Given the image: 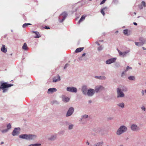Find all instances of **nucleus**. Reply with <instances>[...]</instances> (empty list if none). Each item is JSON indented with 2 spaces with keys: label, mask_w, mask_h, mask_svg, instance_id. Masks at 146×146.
Listing matches in <instances>:
<instances>
[{
  "label": "nucleus",
  "mask_w": 146,
  "mask_h": 146,
  "mask_svg": "<svg viewBox=\"0 0 146 146\" xmlns=\"http://www.w3.org/2000/svg\"><path fill=\"white\" fill-rule=\"evenodd\" d=\"M19 137L27 140H33L36 138V136L34 135L24 134L20 135Z\"/></svg>",
  "instance_id": "nucleus-1"
},
{
  "label": "nucleus",
  "mask_w": 146,
  "mask_h": 146,
  "mask_svg": "<svg viewBox=\"0 0 146 146\" xmlns=\"http://www.w3.org/2000/svg\"><path fill=\"white\" fill-rule=\"evenodd\" d=\"M12 86H13V85H11V84H7L6 82H4L1 83V86H0L3 90V92L4 93L6 90L5 89V88L10 87Z\"/></svg>",
  "instance_id": "nucleus-2"
},
{
  "label": "nucleus",
  "mask_w": 146,
  "mask_h": 146,
  "mask_svg": "<svg viewBox=\"0 0 146 146\" xmlns=\"http://www.w3.org/2000/svg\"><path fill=\"white\" fill-rule=\"evenodd\" d=\"M127 128H118L116 131V134L119 135L127 131Z\"/></svg>",
  "instance_id": "nucleus-3"
},
{
  "label": "nucleus",
  "mask_w": 146,
  "mask_h": 146,
  "mask_svg": "<svg viewBox=\"0 0 146 146\" xmlns=\"http://www.w3.org/2000/svg\"><path fill=\"white\" fill-rule=\"evenodd\" d=\"M68 15L67 13L65 12H63L60 15V19L61 16L62 17L61 20H59V22L62 23Z\"/></svg>",
  "instance_id": "nucleus-4"
},
{
  "label": "nucleus",
  "mask_w": 146,
  "mask_h": 146,
  "mask_svg": "<svg viewBox=\"0 0 146 146\" xmlns=\"http://www.w3.org/2000/svg\"><path fill=\"white\" fill-rule=\"evenodd\" d=\"M117 94L118 98L119 97H123L124 96V94L121 91V89L119 88L117 89Z\"/></svg>",
  "instance_id": "nucleus-5"
},
{
  "label": "nucleus",
  "mask_w": 146,
  "mask_h": 146,
  "mask_svg": "<svg viewBox=\"0 0 146 146\" xmlns=\"http://www.w3.org/2000/svg\"><path fill=\"white\" fill-rule=\"evenodd\" d=\"M20 128H15L12 132V135L13 136L18 135L19 133Z\"/></svg>",
  "instance_id": "nucleus-6"
},
{
  "label": "nucleus",
  "mask_w": 146,
  "mask_h": 146,
  "mask_svg": "<svg viewBox=\"0 0 146 146\" xmlns=\"http://www.w3.org/2000/svg\"><path fill=\"white\" fill-rule=\"evenodd\" d=\"M74 111V109L73 108H70L67 113L66 116H69L71 115L73 113Z\"/></svg>",
  "instance_id": "nucleus-7"
},
{
  "label": "nucleus",
  "mask_w": 146,
  "mask_h": 146,
  "mask_svg": "<svg viewBox=\"0 0 146 146\" xmlns=\"http://www.w3.org/2000/svg\"><path fill=\"white\" fill-rule=\"evenodd\" d=\"M95 91L94 89H89L88 91L87 94L88 96H92L94 94Z\"/></svg>",
  "instance_id": "nucleus-8"
},
{
  "label": "nucleus",
  "mask_w": 146,
  "mask_h": 146,
  "mask_svg": "<svg viewBox=\"0 0 146 146\" xmlns=\"http://www.w3.org/2000/svg\"><path fill=\"white\" fill-rule=\"evenodd\" d=\"M66 90L68 91L73 92H76L77 91V89L76 88L73 87H67Z\"/></svg>",
  "instance_id": "nucleus-9"
},
{
  "label": "nucleus",
  "mask_w": 146,
  "mask_h": 146,
  "mask_svg": "<svg viewBox=\"0 0 146 146\" xmlns=\"http://www.w3.org/2000/svg\"><path fill=\"white\" fill-rule=\"evenodd\" d=\"M142 39V38H140L139 39L140 40H141L142 41V42H135V44L136 45L138 46H141L143 45L145 42V40L143 39V40H142L141 39Z\"/></svg>",
  "instance_id": "nucleus-10"
},
{
  "label": "nucleus",
  "mask_w": 146,
  "mask_h": 146,
  "mask_svg": "<svg viewBox=\"0 0 146 146\" xmlns=\"http://www.w3.org/2000/svg\"><path fill=\"white\" fill-rule=\"evenodd\" d=\"M104 88L102 86H96L95 88V91L96 92H98L101 90H102Z\"/></svg>",
  "instance_id": "nucleus-11"
},
{
  "label": "nucleus",
  "mask_w": 146,
  "mask_h": 146,
  "mask_svg": "<svg viewBox=\"0 0 146 146\" xmlns=\"http://www.w3.org/2000/svg\"><path fill=\"white\" fill-rule=\"evenodd\" d=\"M115 60L116 59L115 58H111L107 60L106 62V63L107 64H110L114 62Z\"/></svg>",
  "instance_id": "nucleus-12"
},
{
  "label": "nucleus",
  "mask_w": 146,
  "mask_h": 146,
  "mask_svg": "<svg viewBox=\"0 0 146 146\" xmlns=\"http://www.w3.org/2000/svg\"><path fill=\"white\" fill-rule=\"evenodd\" d=\"M56 135H52L48 138V140L49 141H54L56 139Z\"/></svg>",
  "instance_id": "nucleus-13"
},
{
  "label": "nucleus",
  "mask_w": 146,
  "mask_h": 146,
  "mask_svg": "<svg viewBox=\"0 0 146 146\" xmlns=\"http://www.w3.org/2000/svg\"><path fill=\"white\" fill-rule=\"evenodd\" d=\"M104 142L102 141H100L94 144V146H102L104 144Z\"/></svg>",
  "instance_id": "nucleus-14"
},
{
  "label": "nucleus",
  "mask_w": 146,
  "mask_h": 146,
  "mask_svg": "<svg viewBox=\"0 0 146 146\" xmlns=\"http://www.w3.org/2000/svg\"><path fill=\"white\" fill-rule=\"evenodd\" d=\"M57 90L55 88H50L48 89V93H52L56 91Z\"/></svg>",
  "instance_id": "nucleus-15"
},
{
  "label": "nucleus",
  "mask_w": 146,
  "mask_h": 146,
  "mask_svg": "<svg viewBox=\"0 0 146 146\" xmlns=\"http://www.w3.org/2000/svg\"><path fill=\"white\" fill-rule=\"evenodd\" d=\"M94 129H99L98 130L99 131L100 134L103 135L106 133V131L104 130V128H94Z\"/></svg>",
  "instance_id": "nucleus-16"
},
{
  "label": "nucleus",
  "mask_w": 146,
  "mask_h": 146,
  "mask_svg": "<svg viewBox=\"0 0 146 146\" xmlns=\"http://www.w3.org/2000/svg\"><path fill=\"white\" fill-rule=\"evenodd\" d=\"M32 33H35L36 35V36H34L35 38H39L41 37V36L38 32L33 31Z\"/></svg>",
  "instance_id": "nucleus-17"
},
{
  "label": "nucleus",
  "mask_w": 146,
  "mask_h": 146,
  "mask_svg": "<svg viewBox=\"0 0 146 146\" xmlns=\"http://www.w3.org/2000/svg\"><path fill=\"white\" fill-rule=\"evenodd\" d=\"M1 50L4 53H6L7 52V49L5 48V45H2L1 49Z\"/></svg>",
  "instance_id": "nucleus-18"
},
{
  "label": "nucleus",
  "mask_w": 146,
  "mask_h": 146,
  "mask_svg": "<svg viewBox=\"0 0 146 146\" xmlns=\"http://www.w3.org/2000/svg\"><path fill=\"white\" fill-rule=\"evenodd\" d=\"M57 78H58L57 79H56V77H54L53 78V82H56L57 81H58L60 80V77L59 75H58Z\"/></svg>",
  "instance_id": "nucleus-19"
},
{
  "label": "nucleus",
  "mask_w": 146,
  "mask_h": 146,
  "mask_svg": "<svg viewBox=\"0 0 146 146\" xmlns=\"http://www.w3.org/2000/svg\"><path fill=\"white\" fill-rule=\"evenodd\" d=\"M108 8L106 7H104L101 10L100 12L102 14L103 16H104L105 15V13L104 12V11L106 10V9H107Z\"/></svg>",
  "instance_id": "nucleus-20"
},
{
  "label": "nucleus",
  "mask_w": 146,
  "mask_h": 146,
  "mask_svg": "<svg viewBox=\"0 0 146 146\" xmlns=\"http://www.w3.org/2000/svg\"><path fill=\"white\" fill-rule=\"evenodd\" d=\"M82 91L84 94H86L87 89L86 86H83L82 88Z\"/></svg>",
  "instance_id": "nucleus-21"
},
{
  "label": "nucleus",
  "mask_w": 146,
  "mask_h": 146,
  "mask_svg": "<svg viewBox=\"0 0 146 146\" xmlns=\"http://www.w3.org/2000/svg\"><path fill=\"white\" fill-rule=\"evenodd\" d=\"M84 47H80L77 48L75 52L77 53L82 51L84 49Z\"/></svg>",
  "instance_id": "nucleus-22"
},
{
  "label": "nucleus",
  "mask_w": 146,
  "mask_h": 146,
  "mask_svg": "<svg viewBox=\"0 0 146 146\" xmlns=\"http://www.w3.org/2000/svg\"><path fill=\"white\" fill-rule=\"evenodd\" d=\"M86 16V15H82L78 21L79 23H80L82 21L84 20Z\"/></svg>",
  "instance_id": "nucleus-23"
},
{
  "label": "nucleus",
  "mask_w": 146,
  "mask_h": 146,
  "mask_svg": "<svg viewBox=\"0 0 146 146\" xmlns=\"http://www.w3.org/2000/svg\"><path fill=\"white\" fill-rule=\"evenodd\" d=\"M70 98L67 97H64L62 98L63 101L65 102H66L69 101Z\"/></svg>",
  "instance_id": "nucleus-24"
},
{
  "label": "nucleus",
  "mask_w": 146,
  "mask_h": 146,
  "mask_svg": "<svg viewBox=\"0 0 146 146\" xmlns=\"http://www.w3.org/2000/svg\"><path fill=\"white\" fill-rule=\"evenodd\" d=\"M132 68L131 67H130L129 66H127V68H126V70H125V71L124 72H123L122 73V75H121V76H122L123 75V74H125V73L129 69H131Z\"/></svg>",
  "instance_id": "nucleus-25"
},
{
  "label": "nucleus",
  "mask_w": 146,
  "mask_h": 146,
  "mask_svg": "<svg viewBox=\"0 0 146 146\" xmlns=\"http://www.w3.org/2000/svg\"><path fill=\"white\" fill-rule=\"evenodd\" d=\"M22 48L23 49L27 50L28 49V47H27V45L26 43H25L24 44L23 46H22Z\"/></svg>",
  "instance_id": "nucleus-26"
},
{
  "label": "nucleus",
  "mask_w": 146,
  "mask_h": 146,
  "mask_svg": "<svg viewBox=\"0 0 146 146\" xmlns=\"http://www.w3.org/2000/svg\"><path fill=\"white\" fill-rule=\"evenodd\" d=\"M95 78L101 80H105L106 78L104 76H96Z\"/></svg>",
  "instance_id": "nucleus-27"
},
{
  "label": "nucleus",
  "mask_w": 146,
  "mask_h": 146,
  "mask_svg": "<svg viewBox=\"0 0 146 146\" xmlns=\"http://www.w3.org/2000/svg\"><path fill=\"white\" fill-rule=\"evenodd\" d=\"M9 128H7L4 130H0L2 133H4L7 132L9 130Z\"/></svg>",
  "instance_id": "nucleus-28"
},
{
  "label": "nucleus",
  "mask_w": 146,
  "mask_h": 146,
  "mask_svg": "<svg viewBox=\"0 0 146 146\" xmlns=\"http://www.w3.org/2000/svg\"><path fill=\"white\" fill-rule=\"evenodd\" d=\"M41 144L40 143H36L34 144H31L28 146H40Z\"/></svg>",
  "instance_id": "nucleus-29"
},
{
  "label": "nucleus",
  "mask_w": 146,
  "mask_h": 146,
  "mask_svg": "<svg viewBox=\"0 0 146 146\" xmlns=\"http://www.w3.org/2000/svg\"><path fill=\"white\" fill-rule=\"evenodd\" d=\"M31 23H25L23 25V27L25 28L28 27L29 25H31Z\"/></svg>",
  "instance_id": "nucleus-30"
},
{
  "label": "nucleus",
  "mask_w": 146,
  "mask_h": 146,
  "mask_svg": "<svg viewBox=\"0 0 146 146\" xmlns=\"http://www.w3.org/2000/svg\"><path fill=\"white\" fill-rule=\"evenodd\" d=\"M117 105L121 108H123L124 106V104L123 103H121L118 104Z\"/></svg>",
  "instance_id": "nucleus-31"
},
{
  "label": "nucleus",
  "mask_w": 146,
  "mask_h": 146,
  "mask_svg": "<svg viewBox=\"0 0 146 146\" xmlns=\"http://www.w3.org/2000/svg\"><path fill=\"white\" fill-rule=\"evenodd\" d=\"M118 52L119 53V54L120 55H125L126 54V52H124L123 53L121 51H120L119 50H118Z\"/></svg>",
  "instance_id": "nucleus-32"
},
{
  "label": "nucleus",
  "mask_w": 146,
  "mask_h": 146,
  "mask_svg": "<svg viewBox=\"0 0 146 146\" xmlns=\"http://www.w3.org/2000/svg\"><path fill=\"white\" fill-rule=\"evenodd\" d=\"M128 79L130 80H134L135 79V77L134 76H129L128 77Z\"/></svg>",
  "instance_id": "nucleus-33"
},
{
  "label": "nucleus",
  "mask_w": 146,
  "mask_h": 146,
  "mask_svg": "<svg viewBox=\"0 0 146 146\" xmlns=\"http://www.w3.org/2000/svg\"><path fill=\"white\" fill-rule=\"evenodd\" d=\"M132 131H133L137 132L139 130V128H131Z\"/></svg>",
  "instance_id": "nucleus-34"
},
{
  "label": "nucleus",
  "mask_w": 146,
  "mask_h": 146,
  "mask_svg": "<svg viewBox=\"0 0 146 146\" xmlns=\"http://www.w3.org/2000/svg\"><path fill=\"white\" fill-rule=\"evenodd\" d=\"M123 33L125 35H127L128 33V30L127 29L124 30L123 31Z\"/></svg>",
  "instance_id": "nucleus-35"
},
{
  "label": "nucleus",
  "mask_w": 146,
  "mask_h": 146,
  "mask_svg": "<svg viewBox=\"0 0 146 146\" xmlns=\"http://www.w3.org/2000/svg\"><path fill=\"white\" fill-rule=\"evenodd\" d=\"M137 126L135 124H133L131 125V128H136Z\"/></svg>",
  "instance_id": "nucleus-36"
},
{
  "label": "nucleus",
  "mask_w": 146,
  "mask_h": 146,
  "mask_svg": "<svg viewBox=\"0 0 146 146\" xmlns=\"http://www.w3.org/2000/svg\"><path fill=\"white\" fill-rule=\"evenodd\" d=\"M102 49V48L101 46L99 47L98 48V50L99 51H100Z\"/></svg>",
  "instance_id": "nucleus-37"
},
{
  "label": "nucleus",
  "mask_w": 146,
  "mask_h": 146,
  "mask_svg": "<svg viewBox=\"0 0 146 146\" xmlns=\"http://www.w3.org/2000/svg\"><path fill=\"white\" fill-rule=\"evenodd\" d=\"M106 0H103V1H102V2H101L100 3V5H102V4H104L106 1Z\"/></svg>",
  "instance_id": "nucleus-38"
},
{
  "label": "nucleus",
  "mask_w": 146,
  "mask_h": 146,
  "mask_svg": "<svg viewBox=\"0 0 146 146\" xmlns=\"http://www.w3.org/2000/svg\"><path fill=\"white\" fill-rule=\"evenodd\" d=\"M99 129H94V128L92 130H98V133H99L100 134V132L98 130H99Z\"/></svg>",
  "instance_id": "nucleus-39"
},
{
  "label": "nucleus",
  "mask_w": 146,
  "mask_h": 146,
  "mask_svg": "<svg viewBox=\"0 0 146 146\" xmlns=\"http://www.w3.org/2000/svg\"><path fill=\"white\" fill-rule=\"evenodd\" d=\"M88 115H83V117L85 118H86L88 117Z\"/></svg>",
  "instance_id": "nucleus-40"
},
{
  "label": "nucleus",
  "mask_w": 146,
  "mask_h": 146,
  "mask_svg": "<svg viewBox=\"0 0 146 146\" xmlns=\"http://www.w3.org/2000/svg\"><path fill=\"white\" fill-rule=\"evenodd\" d=\"M142 4L143 5L144 7H145V2L144 1H143L142 2Z\"/></svg>",
  "instance_id": "nucleus-41"
},
{
  "label": "nucleus",
  "mask_w": 146,
  "mask_h": 146,
  "mask_svg": "<svg viewBox=\"0 0 146 146\" xmlns=\"http://www.w3.org/2000/svg\"><path fill=\"white\" fill-rule=\"evenodd\" d=\"M44 28H45V29H50V28H49V27L47 26H45V27H44Z\"/></svg>",
  "instance_id": "nucleus-42"
},
{
  "label": "nucleus",
  "mask_w": 146,
  "mask_h": 146,
  "mask_svg": "<svg viewBox=\"0 0 146 146\" xmlns=\"http://www.w3.org/2000/svg\"><path fill=\"white\" fill-rule=\"evenodd\" d=\"M7 128H11V125L10 123L8 124L7 125Z\"/></svg>",
  "instance_id": "nucleus-43"
},
{
  "label": "nucleus",
  "mask_w": 146,
  "mask_h": 146,
  "mask_svg": "<svg viewBox=\"0 0 146 146\" xmlns=\"http://www.w3.org/2000/svg\"><path fill=\"white\" fill-rule=\"evenodd\" d=\"M141 108L142 109V110H143L144 111H145V108L144 106L142 107Z\"/></svg>",
  "instance_id": "nucleus-44"
},
{
  "label": "nucleus",
  "mask_w": 146,
  "mask_h": 146,
  "mask_svg": "<svg viewBox=\"0 0 146 146\" xmlns=\"http://www.w3.org/2000/svg\"><path fill=\"white\" fill-rule=\"evenodd\" d=\"M73 127V125H69V128H72Z\"/></svg>",
  "instance_id": "nucleus-45"
},
{
  "label": "nucleus",
  "mask_w": 146,
  "mask_h": 146,
  "mask_svg": "<svg viewBox=\"0 0 146 146\" xmlns=\"http://www.w3.org/2000/svg\"><path fill=\"white\" fill-rule=\"evenodd\" d=\"M69 65L68 64H66L65 65V66L64 67V69H65V68Z\"/></svg>",
  "instance_id": "nucleus-46"
},
{
  "label": "nucleus",
  "mask_w": 146,
  "mask_h": 146,
  "mask_svg": "<svg viewBox=\"0 0 146 146\" xmlns=\"http://www.w3.org/2000/svg\"><path fill=\"white\" fill-rule=\"evenodd\" d=\"M96 44H97L98 45H100V44L99 43L98 41H97L96 42Z\"/></svg>",
  "instance_id": "nucleus-47"
},
{
  "label": "nucleus",
  "mask_w": 146,
  "mask_h": 146,
  "mask_svg": "<svg viewBox=\"0 0 146 146\" xmlns=\"http://www.w3.org/2000/svg\"><path fill=\"white\" fill-rule=\"evenodd\" d=\"M119 128H126L125 126L124 125L121 126Z\"/></svg>",
  "instance_id": "nucleus-48"
},
{
  "label": "nucleus",
  "mask_w": 146,
  "mask_h": 146,
  "mask_svg": "<svg viewBox=\"0 0 146 146\" xmlns=\"http://www.w3.org/2000/svg\"><path fill=\"white\" fill-rule=\"evenodd\" d=\"M86 54V53H84L82 55V57L84 56Z\"/></svg>",
  "instance_id": "nucleus-49"
},
{
  "label": "nucleus",
  "mask_w": 146,
  "mask_h": 146,
  "mask_svg": "<svg viewBox=\"0 0 146 146\" xmlns=\"http://www.w3.org/2000/svg\"><path fill=\"white\" fill-rule=\"evenodd\" d=\"M86 143L88 145H90V143H89L88 142V141H87L86 142Z\"/></svg>",
  "instance_id": "nucleus-50"
},
{
  "label": "nucleus",
  "mask_w": 146,
  "mask_h": 146,
  "mask_svg": "<svg viewBox=\"0 0 146 146\" xmlns=\"http://www.w3.org/2000/svg\"><path fill=\"white\" fill-rule=\"evenodd\" d=\"M93 131H94L96 133H97L98 130H92Z\"/></svg>",
  "instance_id": "nucleus-51"
},
{
  "label": "nucleus",
  "mask_w": 146,
  "mask_h": 146,
  "mask_svg": "<svg viewBox=\"0 0 146 146\" xmlns=\"http://www.w3.org/2000/svg\"><path fill=\"white\" fill-rule=\"evenodd\" d=\"M133 24L134 25H137V23H136L135 22H134L133 23Z\"/></svg>",
  "instance_id": "nucleus-52"
},
{
  "label": "nucleus",
  "mask_w": 146,
  "mask_h": 146,
  "mask_svg": "<svg viewBox=\"0 0 146 146\" xmlns=\"http://www.w3.org/2000/svg\"><path fill=\"white\" fill-rule=\"evenodd\" d=\"M141 93L143 95L144 94V91L143 90L142 92H141Z\"/></svg>",
  "instance_id": "nucleus-53"
},
{
  "label": "nucleus",
  "mask_w": 146,
  "mask_h": 146,
  "mask_svg": "<svg viewBox=\"0 0 146 146\" xmlns=\"http://www.w3.org/2000/svg\"><path fill=\"white\" fill-rule=\"evenodd\" d=\"M88 102L89 103H90L92 102V101L91 100H89Z\"/></svg>",
  "instance_id": "nucleus-54"
},
{
  "label": "nucleus",
  "mask_w": 146,
  "mask_h": 146,
  "mask_svg": "<svg viewBox=\"0 0 146 146\" xmlns=\"http://www.w3.org/2000/svg\"><path fill=\"white\" fill-rule=\"evenodd\" d=\"M4 143V142H1V144L2 145Z\"/></svg>",
  "instance_id": "nucleus-55"
},
{
  "label": "nucleus",
  "mask_w": 146,
  "mask_h": 146,
  "mask_svg": "<svg viewBox=\"0 0 146 146\" xmlns=\"http://www.w3.org/2000/svg\"><path fill=\"white\" fill-rule=\"evenodd\" d=\"M100 41H101L102 42H103V40H100Z\"/></svg>",
  "instance_id": "nucleus-56"
},
{
  "label": "nucleus",
  "mask_w": 146,
  "mask_h": 146,
  "mask_svg": "<svg viewBox=\"0 0 146 146\" xmlns=\"http://www.w3.org/2000/svg\"><path fill=\"white\" fill-rule=\"evenodd\" d=\"M134 14H135V15H136V13L135 12H134Z\"/></svg>",
  "instance_id": "nucleus-57"
},
{
  "label": "nucleus",
  "mask_w": 146,
  "mask_h": 146,
  "mask_svg": "<svg viewBox=\"0 0 146 146\" xmlns=\"http://www.w3.org/2000/svg\"><path fill=\"white\" fill-rule=\"evenodd\" d=\"M118 32V31H116L115 33H117Z\"/></svg>",
  "instance_id": "nucleus-58"
},
{
  "label": "nucleus",
  "mask_w": 146,
  "mask_h": 146,
  "mask_svg": "<svg viewBox=\"0 0 146 146\" xmlns=\"http://www.w3.org/2000/svg\"><path fill=\"white\" fill-rule=\"evenodd\" d=\"M143 49H145L143 47Z\"/></svg>",
  "instance_id": "nucleus-59"
},
{
  "label": "nucleus",
  "mask_w": 146,
  "mask_h": 146,
  "mask_svg": "<svg viewBox=\"0 0 146 146\" xmlns=\"http://www.w3.org/2000/svg\"><path fill=\"white\" fill-rule=\"evenodd\" d=\"M145 92L146 93V90H145Z\"/></svg>",
  "instance_id": "nucleus-60"
},
{
  "label": "nucleus",
  "mask_w": 146,
  "mask_h": 146,
  "mask_svg": "<svg viewBox=\"0 0 146 146\" xmlns=\"http://www.w3.org/2000/svg\"><path fill=\"white\" fill-rule=\"evenodd\" d=\"M89 1H92V0H89Z\"/></svg>",
  "instance_id": "nucleus-61"
}]
</instances>
